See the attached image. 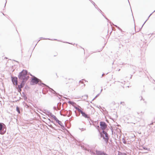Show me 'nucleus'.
Wrapping results in <instances>:
<instances>
[{
    "mask_svg": "<svg viewBox=\"0 0 155 155\" xmlns=\"http://www.w3.org/2000/svg\"><path fill=\"white\" fill-rule=\"evenodd\" d=\"M25 82L22 81L21 85L18 86L19 91H21V88H22L24 87Z\"/></svg>",
    "mask_w": 155,
    "mask_h": 155,
    "instance_id": "nucleus-6",
    "label": "nucleus"
},
{
    "mask_svg": "<svg viewBox=\"0 0 155 155\" xmlns=\"http://www.w3.org/2000/svg\"><path fill=\"white\" fill-rule=\"evenodd\" d=\"M40 80L35 77H34L32 78L31 80V82L33 84H37L39 82Z\"/></svg>",
    "mask_w": 155,
    "mask_h": 155,
    "instance_id": "nucleus-3",
    "label": "nucleus"
},
{
    "mask_svg": "<svg viewBox=\"0 0 155 155\" xmlns=\"http://www.w3.org/2000/svg\"><path fill=\"white\" fill-rule=\"evenodd\" d=\"M72 80H73V79H71V78H66V82L67 83H69V82H68V81H70V82H71Z\"/></svg>",
    "mask_w": 155,
    "mask_h": 155,
    "instance_id": "nucleus-10",
    "label": "nucleus"
},
{
    "mask_svg": "<svg viewBox=\"0 0 155 155\" xmlns=\"http://www.w3.org/2000/svg\"><path fill=\"white\" fill-rule=\"evenodd\" d=\"M100 126L101 128L103 130H105L107 127V125L104 122H101L100 124Z\"/></svg>",
    "mask_w": 155,
    "mask_h": 155,
    "instance_id": "nucleus-4",
    "label": "nucleus"
},
{
    "mask_svg": "<svg viewBox=\"0 0 155 155\" xmlns=\"http://www.w3.org/2000/svg\"><path fill=\"white\" fill-rule=\"evenodd\" d=\"M68 103L70 104H71L73 105L75 104V103L73 101H69Z\"/></svg>",
    "mask_w": 155,
    "mask_h": 155,
    "instance_id": "nucleus-9",
    "label": "nucleus"
},
{
    "mask_svg": "<svg viewBox=\"0 0 155 155\" xmlns=\"http://www.w3.org/2000/svg\"><path fill=\"white\" fill-rule=\"evenodd\" d=\"M6 127L5 125L3 123H0V134H4L6 132Z\"/></svg>",
    "mask_w": 155,
    "mask_h": 155,
    "instance_id": "nucleus-2",
    "label": "nucleus"
},
{
    "mask_svg": "<svg viewBox=\"0 0 155 155\" xmlns=\"http://www.w3.org/2000/svg\"><path fill=\"white\" fill-rule=\"evenodd\" d=\"M81 114H82V116L85 118H88L89 117L83 111L82 112H81Z\"/></svg>",
    "mask_w": 155,
    "mask_h": 155,
    "instance_id": "nucleus-8",
    "label": "nucleus"
},
{
    "mask_svg": "<svg viewBox=\"0 0 155 155\" xmlns=\"http://www.w3.org/2000/svg\"><path fill=\"white\" fill-rule=\"evenodd\" d=\"M103 133L104 134L103 135V137L104 139H105L107 141L108 140V134L105 131L103 130Z\"/></svg>",
    "mask_w": 155,
    "mask_h": 155,
    "instance_id": "nucleus-5",
    "label": "nucleus"
},
{
    "mask_svg": "<svg viewBox=\"0 0 155 155\" xmlns=\"http://www.w3.org/2000/svg\"><path fill=\"white\" fill-rule=\"evenodd\" d=\"M28 72L26 70H23L19 73L18 76L19 79L22 81L26 82L28 79L29 76L27 74Z\"/></svg>",
    "mask_w": 155,
    "mask_h": 155,
    "instance_id": "nucleus-1",
    "label": "nucleus"
},
{
    "mask_svg": "<svg viewBox=\"0 0 155 155\" xmlns=\"http://www.w3.org/2000/svg\"><path fill=\"white\" fill-rule=\"evenodd\" d=\"M12 81L14 85H17V78H13Z\"/></svg>",
    "mask_w": 155,
    "mask_h": 155,
    "instance_id": "nucleus-7",
    "label": "nucleus"
},
{
    "mask_svg": "<svg viewBox=\"0 0 155 155\" xmlns=\"http://www.w3.org/2000/svg\"><path fill=\"white\" fill-rule=\"evenodd\" d=\"M98 155H108L107 154H106L103 153H100L98 154Z\"/></svg>",
    "mask_w": 155,
    "mask_h": 155,
    "instance_id": "nucleus-13",
    "label": "nucleus"
},
{
    "mask_svg": "<svg viewBox=\"0 0 155 155\" xmlns=\"http://www.w3.org/2000/svg\"><path fill=\"white\" fill-rule=\"evenodd\" d=\"M75 108L79 112H81H81H82L83 111L82 110H81L80 109L78 108H77V107H75Z\"/></svg>",
    "mask_w": 155,
    "mask_h": 155,
    "instance_id": "nucleus-12",
    "label": "nucleus"
},
{
    "mask_svg": "<svg viewBox=\"0 0 155 155\" xmlns=\"http://www.w3.org/2000/svg\"><path fill=\"white\" fill-rule=\"evenodd\" d=\"M81 83H82V81H80V83H81Z\"/></svg>",
    "mask_w": 155,
    "mask_h": 155,
    "instance_id": "nucleus-15",
    "label": "nucleus"
},
{
    "mask_svg": "<svg viewBox=\"0 0 155 155\" xmlns=\"http://www.w3.org/2000/svg\"><path fill=\"white\" fill-rule=\"evenodd\" d=\"M118 155H127L125 153H119Z\"/></svg>",
    "mask_w": 155,
    "mask_h": 155,
    "instance_id": "nucleus-14",
    "label": "nucleus"
},
{
    "mask_svg": "<svg viewBox=\"0 0 155 155\" xmlns=\"http://www.w3.org/2000/svg\"><path fill=\"white\" fill-rule=\"evenodd\" d=\"M16 110L17 111L18 113L19 114H20V110H19V107H18V106H17L16 107Z\"/></svg>",
    "mask_w": 155,
    "mask_h": 155,
    "instance_id": "nucleus-11",
    "label": "nucleus"
}]
</instances>
